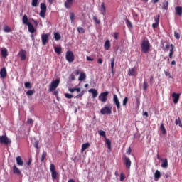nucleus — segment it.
I'll use <instances>...</instances> for the list:
<instances>
[{
  "label": "nucleus",
  "instance_id": "f257e3e1",
  "mask_svg": "<svg viewBox=\"0 0 182 182\" xmlns=\"http://www.w3.org/2000/svg\"><path fill=\"white\" fill-rule=\"evenodd\" d=\"M22 22L23 25H27L28 28V31L31 32V33H34L35 32V27H33V25H32V23L29 22V18H28V16L25 14L22 18Z\"/></svg>",
  "mask_w": 182,
  "mask_h": 182
},
{
  "label": "nucleus",
  "instance_id": "f03ea898",
  "mask_svg": "<svg viewBox=\"0 0 182 182\" xmlns=\"http://www.w3.org/2000/svg\"><path fill=\"white\" fill-rule=\"evenodd\" d=\"M142 53H149L150 52V41L147 39H144L141 44Z\"/></svg>",
  "mask_w": 182,
  "mask_h": 182
},
{
  "label": "nucleus",
  "instance_id": "7ed1b4c3",
  "mask_svg": "<svg viewBox=\"0 0 182 182\" xmlns=\"http://www.w3.org/2000/svg\"><path fill=\"white\" fill-rule=\"evenodd\" d=\"M122 160L126 168H127V170H130V167H132V161L130 160V158L127 157L126 155H124L122 156Z\"/></svg>",
  "mask_w": 182,
  "mask_h": 182
},
{
  "label": "nucleus",
  "instance_id": "20e7f679",
  "mask_svg": "<svg viewBox=\"0 0 182 182\" xmlns=\"http://www.w3.org/2000/svg\"><path fill=\"white\" fill-rule=\"evenodd\" d=\"M50 171L51 172V177L53 180H56V178H58V172L56 171V167L55 166V164H50Z\"/></svg>",
  "mask_w": 182,
  "mask_h": 182
},
{
  "label": "nucleus",
  "instance_id": "39448f33",
  "mask_svg": "<svg viewBox=\"0 0 182 182\" xmlns=\"http://www.w3.org/2000/svg\"><path fill=\"white\" fill-rule=\"evenodd\" d=\"M59 83H60V80L59 78L56 79L55 80H53L50 85V92H53V90H56V87L59 86Z\"/></svg>",
  "mask_w": 182,
  "mask_h": 182
},
{
  "label": "nucleus",
  "instance_id": "423d86ee",
  "mask_svg": "<svg viewBox=\"0 0 182 182\" xmlns=\"http://www.w3.org/2000/svg\"><path fill=\"white\" fill-rule=\"evenodd\" d=\"M0 143L8 146V144H11L12 143V141H11L6 135H2L0 136Z\"/></svg>",
  "mask_w": 182,
  "mask_h": 182
},
{
  "label": "nucleus",
  "instance_id": "0eeeda50",
  "mask_svg": "<svg viewBox=\"0 0 182 182\" xmlns=\"http://www.w3.org/2000/svg\"><path fill=\"white\" fill-rule=\"evenodd\" d=\"M107 96H109L108 91L101 92L98 97L100 102H102L103 103H106L107 102Z\"/></svg>",
  "mask_w": 182,
  "mask_h": 182
},
{
  "label": "nucleus",
  "instance_id": "6e6552de",
  "mask_svg": "<svg viewBox=\"0 0 182 182\" xmlns=\"http://www.w3.org/2000/svg\"><path fill=\"white\" fill-rule=\"evenodd\" d=\"M40 8H41V11L39 15L41 18H44L46 15V9H47L46 4L45 3H41Z\"/></svg>",
  "mask_w": 182,
  "mask_h": 182
},
{
  "label": "nucleus",
  "instance_id": "1a4fd4ad",
  "mask_svg": "<svg viewBox=\"0 0 182 182\" xmlns=\"http://www.w3.org/2000/svg\"><path fill=\"white\" fill-rule=\"evenodd\" d=\"M65 59L70 63H72L73 60H75V55H73V52L72 51H67L65 55Z\"/></svg>",
  "mask_w": 182,
  "mask_h": 182
},
{
  "label": "nucleus",
  "instance_id": "9d476101",
  "mask_svg": "<svg viewBox=\"0 0 182 182\" xmlns=\"http://www.w3.org/2000/svg\"><path fill=\"white\" fill-rule=\"evenodd\" d=\"M41 41L43 46H46L48 42H49V33H43L41 35Z\"/></svg>",
  "mask_w": 182,
  "mask_h": 182
},
{
  "label": "nucleus",
  "instance_id": "9b49d317",
  "mask_svg": "<svg viewBox=\"0 0 182 182\" xmlns=\"http://www.w3.org/2000/svg\"><path fill=\"white\" fill-rule=\"evenodd\" d=\"M101 114H112V107L105 106L100 110Z\"/></svg>",
  "mask_w": 182,
  "mask_h": 182
},
{
  "label": "nucleus",
  "instance_id": "f8f14e48",
  "mask_svg": "<svg viewBox=\"0 0 182 182\" xmlns=\"http://www.w3.org/2000/svg\"><path fill=\"white\" fill-rule=\"evenodd\" d=\"M113 102L114 105L117 106V109L118 112H120V109H121L120 101H119V97H117V95H114Z\"/></svg>",
  "mask_w": 182,
  "mask_h": 182
},
{
  "label": "nucleus",
  "instance_id": "ddd939ff",
  "mask_svg": "<svg viewBox=\"0 0 182 182\" xmlns=\"http://www.w3.org/2000/svg\"><path fill=\"white\" fill-rule=\"evenodd\" d=\"M171 96H172L174 105H177V103H178V101L180 100V94L173 92L172 93Z\"/></svg>",
  "mask_w": 182,
  "mask_h": 182
},
{
  "label": "nucleus",
  "instance_id": "4468645a",
  "mask_svg": "<svg viewBox=\"0 0 182 182\" xmlns=\"http://www.w3.org/2000/svg\"><path fill=\"white\" fill-rule=\"evenodd\" d=\"M73 6V0H66L64 2V6L66 8V9H70L72 6Z\"/></svg>",
  "mask_w": 182,
  "mask_h": 182
},
{
  "label": "nucleus",
  "instance_id": "2eb2a0df",
  "mask_svg": "<svg viewBox=\"0 0 182 182\" xmlns=\"http://www.w3.org/2000/svg\"><path fill=\"white\" fill-rule=\"evenodd\" d=\"M13 173L14 174H17V176H21L22 174V172H21V170L16 166V165H14L13 166Z\"/></svg>",
  "mask_w": 182,
  "mask_h": 182
},
{
  "label": "nucleus",
  "instance_id": "dca6fc26",
  "mask_svg": "<svg viewBox=\"0 0 182 182\" xmlns=\"http://www.w3.org/2000/svg\"><path fill=\"white\" fill-rule=\"evenodd\" d=\"M18 55L21 60H25L26 59V51H25L24 50H20Z\"/></svg>",
  "mask_w": 182,
  "mask_h": 182
},
{
  "label": "nucleus",
  "instance_id": "f3484780",
  "mask_svg": "<svg viewBox=\"0 0 182 182\" xmlns=\"http://www.w3.org/2000/svg\"><path fill=\"white\" fill-rule=\"evenodd\" d=\"M161 161H162V164H161V167L163 168H167V167H168V161L167 160V159H161Z\"/></svg>",
  "mask_w": 182,
  "mask_h": 182
},
{
  "label": "nucleus",
  "instance_id": "a211bd4d",
  "mask_svg": "<svg viewBox=\"0 0 182 182\" xmlns=\"http://www.w3.org/2000/svg\"><path fill=\"white\" fill-rule=\"evenodd\" d=\"M89 92L92 93L93 99H96V97H97V95H99V93L97 92V90L93 88L90 89Z\"/></svg>",
  "mask_w": 182,
  "mask_h": 182
},
{
  "label": "nucleus",
  "instance_id": "6ab92c4d",
  "mask_svg": "<svg viewBox=\"0 0 182 182\" xmlns=\"http://www.w3.org/2000/svg\"><path fill=\"white\" fill-rule=\"evenodd\" d=\"M6 68H5V67H4L3 68H1V70H0V76L1 77H6Z\"/></svg>",
  "mask_w": 182,
  "mask_h": 182
},
{
  "label": "nucleus",
  "instance_id": "aec40b11",
  "mask_svg": "<svg viewBox=\"0 0 182 182\" xmlns=\"http://www.w3.org/2000/svg\"><path fill=\"white\" fill-rule=\"evenodd\" d=\"M128 76H136V69L134 68L129 69Z\"/></svg>",
  "mask_w": 182,
  "mask_h": 182
},
{
  "label": "nucleus",
  "instance_id": "412c9836",
  "mask_svg": "<svg viewBox=\"0 0 182 182\" xmlns=\"http://www.w3.org/2000/svg\"><path fill=\"white\" fill-rule=\"evenodd\" d=\"M16 163L18 166H23V161L22 160V157L21 156H17L16 158Z\"/></svg>",
  "mask_w": 182,
  "mask_h": 182
},
{
  "label": "nucleus",
  "instance_id": "4be33fe9",
  "mask_svg": "<svg viewBox=\"0 0 182 182\" xmlns=\"http://www.w3.org/2000/svg\"><path fill=\"white\" fill-rule=\"evenodd\" d=\"M100 12L102 15H106V6H105V2L101 4Z\"/></svg>",
  "mask_w": 182,
  "mask_h": 182
},
{
  "label": "nucleus",
  "instance_id": "5701e85b",
  "mask_svg": "<svg viewBox=\"0 0 182 182\" xmlns=\"http://www.w3.org/2000/svg\"><path fill=\"white\" fill-rule=\"evenodd\" d=\"M160 177H161V173L160 172V171L156 170L154 173L155 181H157V180H159Z\"/></svg>",
  "mask_w": 182,
  "mask_h": 182
},
{
  "label": "nucleus",
  "instance_id": "b1692460",
  "mask_svg": "<svg viewBox=\"0 0 182 182\" xmlns=\"http://www.w3.org/2000/svg\"><path fill=\"white\" fill-rule=\"evenodd\" d=\"M176 14L178 15V16H181L182 15V7L181 6H176L175 8Z\"/></svg>",
  "mask_w": 182,
  "mask_h": 182
},
{
  "label": "nucleus",
  "instance_id": "393cba45",
  "mask_svg": "<svg viewBox=\"0 0 182 182\" xmlns=\"http://www.w3.org/2000/svg\"><path fill=\"white\" fill-rule=\"evenodd\" d=\"M125 23L128 28V29H133V23L129 19H125Z\"/></svg>",
  "mask_w": 182,
  "mask_h": 182
},
{
  "label": "nucleus",
  "instance_id": "a878e982",
  "mask_svg": "<svg viewBox=\"0 0 182 182\" xmlns=\"http://www.w3.org/2000/svg\"><path fill=\"white\" fill-rule=\"evenodd\" d=\"M110 46H111L110 41L107 40L104 45V48H105V50H109V49H110Z\"/></svg>",
  "mask_w": 182,
  "mask_h": 182
},
{
  "label": "nucleus",
  "instance_id": "bb28decb",
  "mask_svg": "<svg viewBox=\"0 0 182 182\" xmlns=\"http://www.w3.org/2000/svg\"><path fill=\"white\" fill-rule=\"evenodd\" d=\"M173 54H174V46H173V44H171V49H170V52H169L170 59H173Z\"/></svg>",
  "mask_w": 182,
  "mask_h": 182
},
{
  "label": "nucleus",
  "instance_id": "cd10ccee",
  "mask_svg": "<svg viewBox=\"0 0 182 182\" xmlns=\"http://www.w3.org/2000/svg\"><path fill=\"white\" fill-rule=\"evenodd\" d=\"M162 9L167 11L168 9V1H165L162 4Z\"/></svg>",
  "mask_w": 182,
  "mask_h": 182
},
{
  "label": "nucleus",
  "instance_id": "c85d7f7f",
  "mask_svg": "<svg viewBox=\"0 0 182 182\" xmlns=\"http://www.w3.org/2000/svg\"><path fill=\"white\" fill-rule=\"evenodd\" d=\"M111 72L114 74V58H111Z\"/></svg>",
  "mask_w": 182,
  "mask_h": 182
},
{
  "label": "nucleus",
  "instance_id": "c756f323",
  "mask_svg": "<svg viewBox=\"0 0 182 182\" xmlns=\"http://www.w3.org/2000/svg\"><path fill=\"white\" fill-rule=\"evenodd\" d=\"M1 56H3V58L8 56V50L6 48L1 49Z\"/></svg>",
  "mask_w": 182,
  "mask_h": 182
},
{
  "label": "nucleus",
  "instance_id": "7c9ffc66",
  "mask_svg": "<svg viewBox=\"0 0 182 182\" xmlns=\"http://www.w3.org/2000/svg\"><path fill=\"white\" fill-rule=\"evenodd\" d=\"M85 79H86V74H85V73H81L78 77V80L82 82V81L85 80Z\"/></svg>",
  "mask_w": 182,
  "mask_h": 182
},
{
  "label": "nucleus",
  "instance_id": "2f4dec72",
  "mask_svg": "<svg viewBox=\"0 0 182 182\" xmlns=\"http://www.w3.org/2000/svg\"><path fill=\"white\" fill-rule=\"evenodd\" d=\"M90 146V144H89V142L83 144L82 145V151H85V150H86V149H89Z\"/></svg>",
  "mask_w": 182,
  "mask_h": 182
},
{
  "label": "nucleus",
  "instance_id": "473e14b6",
  "mask_svg": "<svg viewBox=\"0 0 182 182\" xmlns=\"http://www.w3.org/2000/svg\"><path fill=\"white\" fill-rule=\"evenodd\" d=\"M54 50L55 53H58V55H60L62 53V48L61 47H55Z\"/></svg>",
  "mask_w": 182,
  "mask_h": 182
},
{
  "label": "nucleus",
  "instance_id": "72a5a7b5",
  "mask_svg": "<svg viewBox=\"0 0 182 182\" xmlns=\"http://www.w3.org/2000/svg\"><path fill=\"white\" fill-rule=\"evenodd\" d=\"M31 5L32 6H34L35 8H36V6L39 5V0H32Z\"/></svg>",
  "mask_w": 182,
  "mask_h": 182
},
{
  "label": "nucleus",
  "instance_id": "f704fd0d",
  "mask_svg": "<svg viewBox=\"0 0 182 182\" xmlns=\"http://www.w3.org/2000/svg\"><path fill=\"white\" fill-rule=\"evenodd\" d=\"M105 143H106L107 146H108V149L110 150V149H112V141H110V139H106Z\"/></svg>",
  "mask_w": 182,
  "mask_h": 182
},
{
  "label": "nucleus",
  "instance_id": "c9c22d12",
  "mask_svg": "<svg viewBox=\"0 0 182 182\" xmlns=\"http://www.w3.org/2000/svg\"><path fill=\"white\" fill-rule=\"evenodd\" d=\"M54 38H55V41H60L62 36H60V34L57 32V33H54Z\"/></svg>",
  "mask_w": 182,
  "mask_h": 182
},
{
  "label": "nucleus",
  "instance_id": "e433bc0d",
  "mask_svg": "<svg viewBox=\"0 0 182 182\" xmlns=\"http://www.w3.org/2000/svg\"><path fill=\"white\" fill-rule=\"evenodd\" d=\"M160 130H161V132H162L163 134H166V133H167V132L166 131V127H164V124H161Z\"/></svg>",
  "mask_w": 182,
  "mask_h": 182
},
{
  "label": "nucleus",
  "instance_id": "4c0bfd02",
  "mask_svg": "<svg viewBox=\"0 0 182 182\" xmlns=\"http://www.w3.org/2000/svg\"><path fill=\"white\" fill-rule=\"evenodd\" d=\"M70 18L71 23H73V22H75V13L70 12Z\"/></svg>",
  "mask_w": 182,
  "mask_h": 182
},
{
  "label": "nucleus",
  "instance_id": "58836bf2",
  "mask_svg": "<svg viewBox=\"0 0 182 182\" xmlns=\"http://www.w3.org/2000/svg\"><path fill=\"white\" fill-rule=\"evenodd\" d=\"M175 123L176 126L178 124L179 127H182L181 119H180V117L176 119Z\"/></svg>",
  "mask_w": 182,
  "mask_h": 182
},
{
  "label": "nucleus",
  "instance_id": "ea45409f",
  "mask_svg": "<svg viewBox=\"0 0 182 182\" xmlns=\"http://www.w3.org/2000/svg\"><path fill=\"white\" fill-rule=\"evenodd\" d=\"M35 93V90H30L26 92L27 96H32Z\"/></svg>",
  "mask_w": 182,
  "mask_h": 182
},
{
  "label": "nucleus",
  "instance_id": "a19ab883",
  "mask_svg": "<svg viewBox=\"0 0 182 182\" xmlns=\"http://www.w3.org/2000/svg\"><path fill=\"white\" fill-rule=\"evenodd\" d=\"M24 86L26 89H32V85L29 82H25Z\"/></svg>",
  "mask_w": 182,
  "mask_h": 182
},
{
  "label": "nucleus",
  "instance_id": "79ce46f5",
  "mask_svg": "<svg viewBox=\"0 0 182 182\" xmlns=\"http://www.w3.org/2000/svg\"><path fill=\"white\" fill-rule=\"evenodd\" d=\"M149 87V83L147 82L144 81L143 83V89L144 91L147 90V88Z\"/></svg>",
  "mask_w": 182,
  "mask_h": 182
},
{
  "label": "nucleus",
  "instance_id": "37998d69",
  "mask_svg": "<svg viewBox=\"0 0 182 182\" xmlns=\"http://www.w3.org/2000/svg\"><path fill=\"white\" fill-rule=\"evenodd\" d=\"M98 134H100V136H102V137H106V132L103 130L98 131Z\"/></svg>",
  "mask_w": 182,
  "mask_h": 182
},
{
  "label": "nucleus",
  "instance_id": "c03bdc74",
  "mask_svg": "<svg viewBox=\"0 0 182 182\" xmlns=\"http://www.w3.org/2000/svg\"><path fill=\"white\" fill-rule=\"evenodd\" d=\"M77 31L79 33H85V28L82 27H77Z\"/></svg>",
  "mask_w": 182,
  "mask_h": 182
},
{
  "label": "nucleus",
  "instance_id": "a18cd8bd",
  "mask_svg": "<svg viewBox=\"0 0 182 182\" xmlns=\"http://www.w3.org/2000/svg\"><path fill=\"white\" fill-rule=\"evenodd\" d=\"M48 156V154L46 152H43V154L41 156V161H44L45 159H46V156Z\"/></svg>",
  "mask_w": 182,
  "mask_h": 182
},
{
  "label": "nucleus",
  "instance_id": "49530a36",
  "mask_svg": "<svg viewBox=\"0 0 182 182\" xmlns=\"http://www.w3.org/2000/svg\"><path fill=\"white\" fill-rule=\"evenodd\" d=\"M155 23H159L160 22V14H158L154 17Z\"/></svg>",
  "mask_w": 182,
  "mask_h": 182
},
{
  "label": "nucleus",
  "instance_id": "de8ad7c7",
  "mask_svg": "<svg viewBox=\"0 0 182 182\" xmlns=\"http://www.w3.org/2000/svg\"><path fill=\"white\" fill-rule=\"evenodd\" d=\"M129 102V97H125L123 100L122 105L123 106H126L127 105V102Z\"/></svg>",
  "mask_w": 182,
  "mask_h": 182
},
{
  "label": "nucleus",
  "instance_id": "09e8293b",
  "mask_svg": "<svg viewBox=\"0 0 182 182\" xmlns=\"http://www.w3.org/2000/svg\"><path fill=\"white\" fill-rule=\"evenodd\" d=\"M65 97L67 99H72V97H73V95L69 94V93H65Z\"/></svg>",
  "mask_w": 182,
  "mask_h": 182
},
{
  "label": "nucleus",
  "instance_id": "8fccbe9b",
  "mask_svg": "<svg viewBox=\"0 0 182 182\" xmlns=\"http://www.w3.org/2000/svg\"><path fill=\"white\" fill-rule=\"evenodd\" d=\"M33 147H35V149H39V141H36L34 142Z\"/></svg>",
  "mask_w": 182,
  "mask_h": 182
},
{
  "label": "nucleus",
  "instance_id": "3c124183",
  "mask_svg": "<svg viewBox=\"0 0 182 182\" xmlns=\"http://www.w3.org/2000/svg\"><path fill=\"white\" fill-rule=\"evenodd\" d=\"M4 32H11V28H9L8 26H5L4 27Z\"/></svg>",
  "mask_w": 182,
  "mask_h": 182
},
{
  "label": "nucleus",
  "instance_id": "603ef678",
  "mask_svg": "<svg viewBox=\"0 0 182 182\" xmlns=\"http://www.w3.org/2000/svg\"><path fill=\"white\" fill-rule=\"evenodd\" d=\"M93 19H94L95 22H96V23H97V25H100V20H99V19L97 18V17L94 16V17H93Z\"/></svg>",
  "mask_w": 182,
  "mask_h": 182
},
{
  "label": "nucleus",
  "instance_id": "864d4df0",
  "mask_svg": "<svg viewBox=\"0 0 182 182\" xmlns=\"http://www.w3.org/2000/svg\"><path fill=\"white\" fill-rule=\"evenodd\" d=\"M27 124H33V120L31 118L27 119Z\"/></svg>",
  "mask_w": 182,
  "mask_h": 182
},
{
  "label": "nucleus",
  "instance_id": "5fc2aeb1",
  "mask_svg": "<svg viewBox=\"0 0 182 182\" xmlns=\"http://www.w3.org/2000/svg\"><path fill=\"white\" fill-rule=\"evenodd\" d=\"M124 178H126V177L124 176V174H123V173H122L120 174V181H124Z\"/></svg>",
  "mask_w": 182,
  "mask_h": 182
},
{
  "label": "nucleus",
  "instance_id": "6e6d98bb",
  "mask_svg": "<svg viewBox=\"0 0 182 182\" xmlns=\"http://www.w3.org/2000/svg\"><path fill=\"white\" fill-rule=\"evenodd\" d=\"M169 48H170V45L166 44V46L164 48H163V50H164V52H166L168 50Z\"/></svg>",
  "mask_w": 182,
  "mask_h": 182
},
{
  "label": "nucleus",
  "instance_id": "4d7b16f0",
  "mask_svg": "<svg viewBox=\"0 0 182 182\" xmlns=\"http://www.w3.org/2000/svg\"><path fill=\"white\" fill-rule=\"evenodd\" d=\"M83 95H85V91H82L80 94H78L76 97H75V98L76 99V97H82Z\"/></svg>",
  "mask_w": 182,
  "mask_h": 182
},
{
  "label": "nucleus",
  "instance_id": "13d9d810",
  "mask_svg": "<svg viewBox=\"0 0 182 182\" xmlns=\"http://www.w3.org/2000/svg\"><path fill=\"white\" fill-rule=\"evenodd\" d=\"M174 36L176 39H180V34L177 32H174Z\"/></svg>",
  "mask_w": 182,
  "mask_h": 182
},
{
  "label": "nucleus",
  "instance_id": "bf43d9fd",
  "mask_svg": "<svg viewBox=\"0 0 182 182\" xmlns=\"http://www.w3.org/2000/svg\"><path fill=\"white\" fill-rule=\"evenodd\" d=\"M127 154H128V156H130V154H132V148H128V150L127 151Z\"/></svg>",
  "mask_w": 182,
  "mask_h": 182
},
{
  "label": "nucleus",
  "instance_id": "052dcab7",
  "mask_svg": "<svg viewBox=\"0 0 182 182\" xmlns=\"http://www.w3.org/2000/svg\"><path fill=\"white\" fill-rule=\"evenodd\" d=\"M87 60H88L89 62H93V60H95V59L90 58V56H87L86 57Z\"/></svg>",
  "mask_w": 182,
  "mask_h": 182
},
{
  "label": "nucleus",
  "instance_id": "680f3d73",
  "mask_svg": "<svg viewBox=\"0 0 182 182\" xmlns=\"http://www.w3.org/2000/svg\"><path fill=\"white\" fill-rule=\"evenodd\" d=\"M114 39H119V33H114Z\"/></svg>",
  "mask_w": 182,
  "mask_h": 182
},
{
  "label": "nucleus",
  "instance_id": "e2e57ef3",
  "mask_svg": "<svg viewBox=\"0 0 182 182\" xmlns=\"http://www.w3.org/2000/svg\"><path fill=\"white\" fill-rule=\"evenodd\" d=\"M157 26H159V23H154L152 24V28L154 29H156V28H157Z\"/></svg>",
  "mask_w": 182,
  "mask_h": 182
},
{
  "label": "nucleus",
  "instance_id": "0e129e2a",
  "mask_svg": "<svg viewBox=\"0 0 182 182\" xmlns=\"http://www.w3.org/2000/svg\"><path fill=\"white\" fill-rule=\"evenodd\" d=\"M97 63H98L99 65H102V63H103V59H102V58H98V60H97Z\"/></svg>",
  "mask_w": 182,
  "mask_h": 182
},
{
  "label": "nucleus",
  "instance_id": "69168bd1",
  "mask_svg": "<svg viewBox=\"0 0 182 182\" xmlns=\"http://www.w3.org/2000/svg\"><path fill=\"white\" fill-rule=\"evenodd\" d=\"M32 163V158H30L27 162V166H31Z\"/></svg>",
  "mask_w": 182,
  "mask_h": 182
},
{
  "label": "nucleus",
  "instance_id": "338daca9",
  "mask_svg": "<svg viewBox=\"0 0 182 182\" xmlns=\"http://www.w3.org/2000/svg\"><path fill=\"white\" fill-rule=\"evenodd\" d=\"M165 75H166V76H168L169 79H171V77H171V74H170L168 72H165Z\"/></svg>",
  "mask_w": 182,
  "mask_h": 182
},
{
  "label": "nucleus",
  "instance_id": "774afa93",
  "mask_svg": "<svg viewBox=\"0 0 182 182\" xmlns=\"http://www.w3.org/2000/svg\"><path fill=\"white\" fill-rule=\"evenodd\" d=\"M70 80H75V75L73 74H71L70 76Z\"/></svg>",
  "mask_w": 182,
  "mask_h": 182
}]
</instances>
